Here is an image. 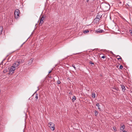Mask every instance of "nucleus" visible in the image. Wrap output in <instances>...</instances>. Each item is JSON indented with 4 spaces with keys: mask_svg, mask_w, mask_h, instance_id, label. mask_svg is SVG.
I'll use <instances>...</instances> for the list:
<instances>
[{
    "mask_svg": "<svg viewBox=\"0 0 132 132\" xmlns=\"http://www.w3.org/2000/svg\"><path fill=\"white\" fill-rule=\"evenodd\" d=\"M101 7H102L104 11H106L109 10L110 6L108 4L104 3L101 5Z\"/></svg>",
    "mask_w": 132,
    "mask_h": 132,
    "instance_id": "obj_1",
    "label": "nucleus"
},
{
    "mask_svg": "<svg viewBox=\"0 0 132 132\" xmlns=\"http://www.w3.org/2000/svg\"><path fill=\"white\" fill-rule=\"evenodd\" d=\"M48 125H49L48 126L53 131L55 130V125L53 123L50 122L48 123Z\"/></svg>",
    "mask_w": 132,
    "mask_h": 132,
    "instance_id": "obj_2",
    "label": "nucleus"
},
{
    "mask_svg": "<svg viewBox=\"0 0 132 132\" xmlns=\"http://www.w3.org/2000/svg\"><path fill=\"white\" fill-rule=\"evenodd\" d=\"M19 10L18 9H16L15 10L14 12L15 16L16 18H18L19 17Z\"/></svg>",
    "mask_w": 132,
    "mask_h": 132,
    "instance_id": "obj_3",
    "label": "nucleus"
},
{
    "mask_svg": "<svg viewBox=\"0 0 132 132\" xmlns=\"http://www.w3.org/2000/svg\"><path fill=\"white\" fill-rule=\"evenodd\" d=\"M16 68L12 66H11L9 70V74L11 75L13 74L14 72V71L15 70Z\"/></svg>",
    "mask_w": 132,
    "mask_h": 132,
    "instance_id": "obj_4",
    "label": "nucleus"
},
{
    "mask_svg": "<svg viewBox=\"0 0 132 132\" xmlns=\"http://www.w3.org/2000/svg\"><path fill=\"white\" fill-rule=\"evenodd\" d=\"M21 63V62L20 61L16 62L13 64L12 66L14 67H15V68L16 67L19 66Z\"/></svg>",
    "mask_w": 132,
    "mask_h": 132,
    "instance_id": "obj_5",
    "label": "nucleus"
},
{
    "mask_svg": "<svg viewBox=\"0 0 132 132\" xmlns=\"http://www.w3.org/2000/svg\"><path fill=\"white\" fill-rule=\"evenodd\" d=\"M44 19V18L43 16L40 19V22L39 25H41L44 22L43 20Z\"/></svg>",
    "mask_w": 132,
    "mask_h": 132,
    "instance_id": "obj_6",
    "label": "nucleus"
},
{
    "mask_svg": "<svg viewBox=\"0 0 132 132\" xmlns=\"http://www.w3.org/2000/svg\"><path fill=\"white\" fill-rule=\"evenodd\" d=\"M95 33L98 34L102 32L103 31V30L99 29L96 30H95Z\"/></svg>",
    "mask_w": 132,
    "mask_h": 132,
    "instance_id": "obj_7",
    "label": "nucleus"
},
{
    "mask_svg": "<svg viewBox=\"0 0 132 132\" xmlns=\"http://www.w3.org/2000/svg\"><path fill=\"white\" fill-rule=\"evenodd\" d=\"M33 59H31L29 61H28V64L29 65H30L33 62Z\"/></svg>",
    "mask_w": 132,
    "mask_h": 132,
    "instance_id": "obj_8",
    "label": "nucleus"
},
{
    "mask_svg": "<svg viewBox=\"0 0 132 132\" xmlns=\"http://www.w3.org/2000/svg\"><path fill=\"white\" fill-rule=\"evenodd\" d=\"M3 30V27L1 26H0V35H1L2 34V32Z\"/></svg>",
    "mask_w": 132,
    "mask_h": 132,
    "instance_id": "obj_9",
    "label": "nucleus"
},
{
    "mask_svg": "<svg viewBox=\"0 0 132 132\" xmlns=\"http://www.w3.org/2000/svg\"><path fill=\"white\" fill-rule=\"evenodd\" d=\"M121 88H122L123 92H125L126 89L125 88V86L123 85L121 86Z\"/></svg>",
    "mask_w": 132,
    "mask_h": 132,
    "instance_id": "obj_10",
    "label": "nucleus"
},
{
    "mask_svg": "<svg viewBox=\"0 0 132 132\" xmlns=\"http://www.w3.org/2000/svg\"><path fill=\"white\" fill-rule=\"evenodd\" d=\"M125 126L124 125H123V126H121V127L120 128V130H123L125 128Z\"/></svg>",
    "mask_w": 132,
    "mask_h": 132,
    "instance_id": "obj_11",
    "label": "nucleus"
},
{
    "mask_svg": "<svg viewBox=\"0 0 132 132\" xmlns=\"http://www.w3.org/2000/svg\"><path fill=\"white\" fill-rule=\"evenodd\" d=\"M76 97L75 96H73L72 97V100L73 102H74L75 100H76Z\"/></svg>",
    "mask_w": 132,
    "mask_h": 132,
    "instance_id": "obj_12",
    "label": "nucleus"
},
{
    "mask_svg": "<svg viewBox=\"0 0 132 132\" xmlns=\"http://www.w3.org/2000/svg\"><path fill=\"white\" fill-rule=\"evenodd\" d=\"M96 106L98 107V109L100 110L101 109H100V105L98 103H97L96 104Z\"/></svg>",
    "mask_w": 132,
    "mask_h": 132,
    "instance_id": "obj_13",
    "label": "nucleus"
},
{
    "mask_svg": "<svg viewBox=\"0 0 132 132\" xmlns=\"http://www.w3.org/2000/svg\"><path fill=\"white\" fill-rule=\"evenodd\" d=\"M117 57H117V59L118 60H121L122 59V58H121V57L119 55H118L117 56Z\"/></svg>",
    "mask_w": 132,
    "mask_h": 132,
    "instance_id": "obj_14",
    "label": "nucleus"
},
{
    "mask_svg": "<svg viewBox=\"0 0 132 132\" xmlns=\"http://www.w3.org/2000/svg\"><path fill=\"white\" fill-rule=\"evenodd\" d=\"M89 32L88 30H84V33L85 34H86L88 33Z\"/></svg>",
    "mask_w": 132,
    "mask_h": 132,
    "instance_id": "obj_15",
    "label": "nucleus"
},
{
    "mask_svg": "<svg viewBox=\"0 0 132 132\" xmlns=\"http://www.w3.org/2000/svg\"><path fill=\"white\" fill-rule=\"evenodd\" d=\"M7 72V70L6 69H4L3 71V72L4 73H5Z\"/></svg>",
    "mask_w": 132,
    "mask_h": 132,
    "instance_id": "obj_16",
    "label": "nucleus"
},
{
    "mask_svg": "<svg viewBox=\"0 0 132 132\" xmlns=\"http://www.w3.org/2000/svg\"><path fill=\"white\" fill-rule=\"evenodd\" d=\"M95 116H97V114H98L97 111L96 110L95 111Z\"/></svg>",
    "mask_w": 132,
    "mask_h": 132,
    "instance_id": "obj_17",
    "label": "nucleus"
},
{
    "mask_svg": "<svg viewBox=\"0 0 132 132\" xmlns=\"http://www.w3.org/2000/svg\"><path fill=\"white\" fill-rule=\"evenodd\" d=\"M101 16L100 17V16H98V15H97V17H96V19H98L99 20H100V18H101Z\"/></svg>",
    "mask_w": 132,
    "mask_h": 132,
    "instance_id": "obj_18",
    "label": "nucleus"
},
{
    "mask_svg": "<svg viewBox=\"0 0 132 132\" xmlns=\"http://www.w3.org/2000/svg\"><path fill=\"white\" fill-rule=\"evenodd\" d=\"M38 95L37 94L36 95V96H35V98L37 100L38 98Z\"/></svg>",
    "mask_w": 132,
    "mask_h": 132,
    "instance_id": "obj_19",
    "label": "nucleus"
},
{
    "mask_svg": "<svg viewBox=\"0 0 132 132\" xmlns=\"http://www.w3.org/2000/svg\"><path fill=\"white\" fill-rule=\"evenodd\" d=\"M92 97L93 98H95V93L92 94Z\"/></svg>",
    "mask_w": 132,
    "mask_h": 132,
    "instance_id": "obj_20",
    "label": "nucleus"
},
{
    "mask_svg": "<svg viewBox=\"0 0 132 132\" xmlns=\"http://www.w3.org/2000/svg\"><path fill=\"white\" fill-rule=\"evenodd\" d=\"M123 67V66H122V65H121L120 66V67H119V69H122Z\"/></svg>",
    "mask_w": 132,
    "mask_h": 132,
    "instance_id": "obj_21",
    "label": "nucleus"
},
{
    "mask_svg": "<svg viewBox=\"0 0 132 132\" xmlns=\"http://www.w3.org/2000/svg\"><path fill=\"white\" fill-rule=\"evenodd\" d=\"M113 129L115 131H116V127H114L113 128Z\"/></svg>",
    "mask_w": 132,
    "mask_h": 132,
    "instance_id": "obj_22",
    "label": "nucleus"
},
{
    "mask_svg": "<svg viewBox=\"0 0 132 132\" xmlns=\"http://www.w3.org/2000/svg\"><path fill=\"white\" fill-rule=\"evenodd\" d=\"M61 83V82L59 80H58L57 81V83L58 84H60Z\"/></svg>",
    "mask_w": 132,
    "mask_h": 132,
    "instance_id": "obj_23",
    "label": "nucleus"
},
{
    "mask_svg": "<svg viewBox=\"0 0 132 132\" xmlns=\"http://www.w3.org/2000/svg\"><path fill=\"white\" fill-rule=\"evenodd\" d=\"M89 63L91 64H94V63H93L91 61H90L89 62Z\"/></svg>",
    "mask_w": 132,
    "mask_h": 132,
    "instance_id": "obj_24",
    "label": "nucleus"
},
{
    "mask_svg": "<svg viewBox=\"0 0 132 132\" xmlns=\"http://www.w3.org/2000/svg\"><path fill=\"white\" fill-rule=\"evenodd\" d=\"M72 67H73L75 69H76V67H75V65H74V64H72Z\"/></svg>",
    "mask_w": 132,
    "mask_h": 132,
    "instance_id": "obj_25",
    "label": "nucleus"
},
{
    "mask_svg": "<svg viewBox=\"0 0 132 132\" xmlns=\"http://www.w3.org/2000/svg\"><path fill=\"white\" fill-rule=\"evenodd\" d=\"M105 56H103L101 57V58H102L104 59L105 58Z\"/></svg>",
    "mask_w": 132,
    "mask_h": 132,
    "instance_id": "obj_26",
    "label": "nucleus"
},
{
    "mask_svg": "<svg viewBox=\"0 0 132 132\" xmlns=\"http://www.w3.org/2000/svg\"><path fill=\"white\" fill-rule=\"evenodd\" d=\"M114 88V89H116V90H118V89L117 88H117Z\"/></svg>",
    "mask_w": 132,
    "mask_h": 132,
    "instance_id": "obj_27",
    "label": "nucleus"
},
{
    "mask_svg": "<svg viewBox=\"0 0 132 132\" xmlns=\"http://www.w3.org/2000/svg\"><path fill=\"white\" fill-rule=\"evenodd\" d=\"M52 71L51 70V71H49V73H50Z\"/></svg>",
    "mask_w": 132,
    "mask_h": 132,
    "instance_id": "obj_28",
    "label": "nucleus"
},
{
    "mask_svg": "<svg viewBox=\"0 0 132 132\" xmlns=\"http://www.w3.org/2000/svg\"><path fill=\"white\" fill-rule=\"evenodd\" d=\"M69 94H72V92H69Z\"/></svg>",
    "mask_w": 132,
    "mask_h": 132,
    "instance_id": "obj_29",
    "label": "nucleus"
},
{
    "mask_svg": "<svg viewBox=\"0 0 132 132\" xmlns=\"http://www.w3.org/2000/svg\"><path fill=\"white\" fill-rule=\"evenodd\" d=\"M89 0H87V2H89Z\"/></svg>",
    "mask_w": 132,
    "mask_h": 132,
    "instance_id": "obj_30",
    "label": "nucleus"
},
{
    "mask_svg": "<svg viewBox=\"0 0 132 132\" xmlns=\"http://www.w3.org/2000/svg\"><path fill=\"white\" fill-rule=\"evenodd\" d=\"M123 132H127V131H125V130L123 131Z\"/></svg>",
    "mask_w": 132,
    "mask_h": 132,
    "instance_id": "obj_31",
    "label": "nucleus"
},
{
    "mask_svg": "<svg viewBox=\"0 0 132 132\" xmlns=\"http://www.w3.org/2000/svg\"><path fill=\"white\" fill-rule=\"evenodd\" d=\"M131 35L132 36V31H131Z\"/></svg>",
    "mask_w": 132,
    "mask_h": 132,
    "instance_id": "obj_32",
    "label": "nucleus"
},
{
    "mask_svg": "<svg viewBox=\"0 0 132 132\" xmlns=\"http://www.w3.org/2000/svg\"><path fill=\"white\" fill-rule=\"evenodd\" d=\"M23 44H24V43H23L22 44V45Z\"/></svg>",
    "mask_w": 132,
    "mask_h": 132,
    "instance_id": "obj_33",
    "label": "nucleus"
}]
</instances>
